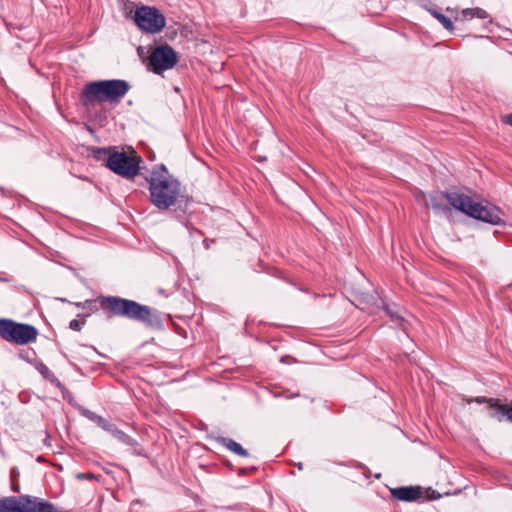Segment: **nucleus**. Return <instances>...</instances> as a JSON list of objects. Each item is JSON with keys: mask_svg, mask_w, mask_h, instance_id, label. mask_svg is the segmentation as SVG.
<instances>
[{"mask_svg": "<svg viewBox=\"0 0 512 512\" xmlns=\"http://www.w3.org/2000/svg\"><path fill=\"white\" fill-rule=\"evenodd\" d=\"M36 370L41 374V376L48 380L51 384L56 386L57 388L64 390L65 385L55 376V374L49 369V367L44 364L42 361L35 362Z\"/></svg>", "mask_w": 512, "mask_h": 512, "instance_id": "obj_13", "label": "nucleus"}, {"mask_svg": "<svg viewBox=\"0 0 512 512\" xmlns=\"http://www.w3.org/2000/svg\"><path fill=\"white\" fill-rule=\"evenodd\" d=\"M19 356L21 359L31 363L36 357V352L32 348H27L20 351Z\"/></svg>", "mask_w": 512, "mask_h": 512, "instance_id": "obj_20", "label": "nucleus"}, {"mask_svg": "<svg viewBox=\"0 0 512 512\" xmlns=\"http://www.w3.org/2000/svg\"><path fill=\"white\" fill-rule=\"evenodd\" d=\"M79 479H87V480H99V476H96L93 473H81L77 476Z\"/></svg>", "mask_w": 512, "mask_h": 512, "instance_id": "obj_22", "label": "nucleus"}, {"mask_svg": "<svg viewBox=\"0 0 512 512\" xmlns=\"http://www.w3.org/2000/svg\"><path fill=\"white\" fill-rule=\"evenodd\" d=\"M38 329L30 324L19 323L9 318H0V337L17 345L35 342Z\"/></svg>", "mask_w": 512, "mask_h": 512, "instance_id": "obj_6", "label": "nucleus"}, {"mask_svg": "<svg viewBox=\"0 0 512 512\" xmlns=\"http://www.w3.org/2000/svg\"><path fill=\"white\" fill-rule=\"evenodd\" d=\"M12 490L14 492H19V486L18 485H15L14 483H12Z\"/></svg>", "mask_w": 512, "mask_h": 512, "instance_id": "obj_28", "label": "nucleus"}, {"mask_svg": "<svg viewBox=\"0 0 512 512\" xmlns=\"http://www.w3.org/2000/svg\"><path fill=\"white\" fill-rule=\"evenodd\" d=\"M383 310L390 317V319L398 325H401L404 322V318L400 314V309L396 304H384Z\"/></svg>", "mask_w": 512, "mask_h": 512, "instance_id": "obj_16", "label": "nucleus"}, {"mask_svg": "<svg viewBox=\"0 0 512 512\" xmlns=\"http://www.w3.org/2000/svg\"><path fill=\"white\" fill-rule=\"evenodd\" d=\"M82 304H83V303L78 302V303H76L75 305H76L77 307H81V308H82Z\"/></svg>", "mask_w": 512, "mask_h": 512, "instance_id": "obj_33", "label": "nucleus"}, {"mask_svg": "<svg viewBox=\"0 0 512 512\" xmlns=\"http://www.w3.org/2000/svg\"><path fill=\"white\" fill-rule=\"evenodd\" d=\"M83 309H88L91 312H96L100 309L98 297L96 299L86 300L82 304Z\"/></svg>", "mask_w": 512, "mask_h": 512, "instance_id": "obj_19", "label": "nucleus"}, {"mask_svg": "<svg viewBox=\"0 0 512 512\" xmlns=\"http://www.w3.org/2000/svg\"><path fill=\"white\" fill-rule=\"evenodd\" d=\"M85 325V320L82 319H73L70 321L69 323V328L71 330H74V331H81V329L83 328V326Z\"/></svg>", "mask_w": 512, "mask_h": 512, "instance_id": "obj_21", "label": "nucleus"}, {"mask_svg": "<svg viewBox=\"0 0 512 512\" xmlns=\"http://www.w3.org/2000/svg\"><path fill=\"white\" fill-rule=\"evenodd\" d=\"M218 443L230 450L231 452L241 456V457H247L249 456L248 451L243 448L238 442L231 438L227 437H218L217 439Z\"/></svg>", "mask_w": 512, "mask_h": 512, "instance_id": "obj_14", "label": "nucleus"}, {"mask_svg": "<svg viewBox=\"0 0 512 512\" xmlns=\"http://www.w3.org/2000/svg\"><path fill=\"white\" fill-rule=\"evenodd\" d=\"M238 476H245L248 474V468H239L237 472Z\"/></svg>", "mask_w": 512, "mask_h": 512, "instance_id": "obj_25", "label": "nucleus"}, {"mask_svg": "<svg viewBox=\"0 0 512 512\" xmlns=\"http://www.w3.org/2000/svg\"><path fill=\"white\" fill-rule=\"evenodd\" d=\"M296 466H297V468H298L299 470H302V469H303V463H302V462H299Z\"/></svg>", "mask_w": 512, "mask_h": 512, "instance_id": "obj_31", "label": "nucleus"}, {"mask_svg": "<svg viewBox=\"0 0 512 512\" xmlns=\"http://www.w3.org/2000/svg\"><path fill=\"white\" fill-rule=\"evenodd\" d=\"M203 242H204V244H205V247H206V248H209L208 239H204V240H203Z\"/></svg>", "mask_w": 512, "mask_h": 512, "instance_id": "obj_32", "label": "nucleus"}, {"mask_svg": "<svg viewBox=\"0 0 512 512\" xmlns=\"http://www.w3.org/2000/svg\"><path fill=\"white\" fill-rule=\"evenodd\" d=\"M440 197L455 210L487 224H505L503 211L489 201H477L469 194L451 191L441 192Z\"/></svg>", "mask_w": 512, "mask_h": 512, "instance_id": "obj_2", "label": "nucleus"}, {"mask_svg": "<svg viewBox=\"0 0 512 512\" xmlns=\"http://www.w3.org/2000/svg\"><path fill=\"white\" fill-rule=\"evenodd\" d=\"M11 279L7 278V277H0V282H10Z\"/></svg>", "mask_w": 512, "mask_h": 512, "instance_id": "obj_29", "label": "nucleus"}, {"mask_svg": "<svg viewBox=\"0 0 512 512\" xmlns=\"http://www.w3.org/2000/svg\"><path fill=\"white\" fill-rule=\"evenodd\" d=\"M100 309L106 318H124L153 330L164 329L163 314L156 308L120 296H99Z\"/></svg>", "mask_w": 512, "mask_h": 512, "instance_id": "obj_1", "label": "nucleus"}, {"mask_svg": "<svg viewBox=\"0 0 512 512\" xmlns=\"http://www.w3.org/2000/svg\"><path fill=\"white\" fill-rule=\"evenodd\" d=\"M506 123L512 126V113L507 115Z\"/></svg>", "mask_w": 512, "mask_h": 512, "instance_id": "obj_27", "label": "nucleus"}, {"mask_svg": "<svg viewBox=\"0 0 512 512\" xmlns=\"http://www.w3.org/2000/svg\"><path fill=\"white\" fill-rule=\"evenodd\" d=\"M129 89L128 82L120 79L90 82L82 89L80 102L87 108L104 102L118 104Z\"/></svg>", "mask_w": 512, "mask_h": 512, "instance_id": "obj_3", "label": "nucleus"}, {"mask_svg": "<svg viewBox=\"0 0 512 512\" xmlns=\"http://www.w3.org/2000/svg\"><path fill=\"white\" fill-rule=\"evenodd\" d=\"M19 476V470L17 467H13L12 470H11V479H12V482L14 481V479L16 477Z\"/></svg>", "mask_w": 512, "mask_h": 512, "instance_id": "obj_23", "label": "nucleus"}, {"mask_svg": "<svg viewBox=\"0 0 512 512\" xmlns=\"http://www.w3.org/2000/svg\"><path fill=\"white\" fill-rule=\"evenodd\" d=\"M149 190L152 203L159 209L173 206L181 193L179 181L168 174L164 165H161L160 172L153 171Z\"/></svg>", "mask_w": 512, "mask_h": 512, "instance_id": "obj_5", "label": "nucleus"}, {"mask_svg": "<svg viewBox=\"0 0 512 512\" xmlns=\"http://www.w3.org/2000/svg\"><path fill=\"white\" fill-rule=\"evenodd\" d=\"M134 21L138 28L146 33H159L166 24L164 15L156 8L141 6L136 9Z\"/></svg>", "mask_w": 512, "mask_h": 512, "instance_id": "obj_8", "label": "nucleus"}, {"mask_svg": "<svg viewBox=\"0 0 512 512\" xmlns=\"http://www.w3.org/2000/svg\"><path fill=\"white\" fill-rule=\"evenodd\" d=\"M391 496L402 502L423 503L426 501L438 500L442 494L431 487L422 486H401L390 489Z\"/></svg>", "mask_w": 512, "mask_h": 512, "instance_id": "obj_7", "label": "nucleus"}, {"mask_svg": "<svg viewBox=\"0 0 512 512\" xmlns=\"http://www.w3.org/2000/svg\"><path fill=\"white\" fill-rule=\"evenodd\" d=\"M463 401L466 403H477V404H486L484 411L487 415L493 419H496L499 422L508 421L512 423V405L508 406L506 404H502L500 399L497 398H488L485 396H477V397H463Z\"/></svg>", "mask_w": 512, "mask_h": 512, "instance_id": "obj_10", "label": "nucleus"}, {"mask_svg": "<svg viewBox=\"0 0 512 512\" xmlns=\"http://www.w3.org/2000/svg\"><path fill=\"white\" fill-rule=\"evenodd\" d=\"M487 17L488 13L484 9L476 7L463 9L460 14L455 17V20L466 21L473 18L486 19Z\"/></svg>", "mask_w": 512, "mask_h": 512, "instance_id": "obj_15", "label": "nucleus"}, {"mask_svg": "<svg viewBox=\"0 0 512 512\" xmlns=\"http://www.w3.org/2000/svg\"><path fill=\"white\" fill-rule=\"evenodd\" d=\"M78 411L80 412V414L82 416L86 417L87 419H89L90 421L95 423L100 428H102V426L106 422L105 418H103L102 416H100V415L96 414L95 412H93L87 408H84L82 406L78 407Z\"/></svg>", "mask_w": 512, "mask_h": 512, "instance_id": "obj_17", "label": "nucleus"}, {"mask_svg": "<svg viewBox=\"0 0 512 512\" xmlns=\"http://www.w3.org/2000/svg\"><path fill=\"white\" fill-rule=\"evenodd\" d=\"M431 14L443 25V27L448 30V31H452L454 26H453V23L452 21L446 17L445 15L433 10L431 11Z\"/></svg>", "mask_w": 512, "mask_h": 512, "instance_id": "obj_18", "label": "nucleus"}, {"mask_svg": "<svg viewBox=\"0 0 512 512\" xmlns=\"http://www.w3.org/2000/svg\"><path fill=\"white\" fill-rule=\"evenodd\" d=\"M44 444L46 446H51L50 436L48 434L46 435V438L44 439Z\"/></svg>", "mask_w": 512, "mask_h": 512, "instance_id": "obj_26", "label": "nucleus"}, {"mask_svg": "<svg viewBox=\"0 0 512 512\" xmlns=\"http://www.w3.org/2000/svg\"><path fill=\"white\" fill-rule=\"evenodd\" d=\"M178 61L176 52L169 45H160L153 49L148 57L147 67L156 74L173 68Z\"/></svg>", "mask_w": 512, "mask_h": 512, "instance_id": "obj_9", "label": "nucleus"}, {"mask_svg": "<svg viewBox=\"0 0 512 512\" xmlns=\"http://www.w3.org/2000/svg\"><path fill=\"white\" fill-rule=\"evenodd\" d=\"M256 470H257V467H255V466L250 467V468H248V473L255 472Z\"/></svg>", "mask_w": 512, "mask_h": 512, "instance_id": "obj_30", "label": "nucleus"}, {"mask_svg": "<svg viewBox=\"0 0 512 512\" xmlns=\"http://www.w3.org/2000/svg\"><path fill=\"white\" fill-rule=\"evenodd\" d=\"M190 234L193 235V234H198V235H202V232L200 230H198L195 226H191V229L189 230Z\"/></svg>", "mask_w": 512, "mask_h": 512, "instance_id": "obj_24", "label": "nucleus"}, {"mask_svg": "<svg viewBox=\"0 0 512 512\" xmlns=\"http://www.w3.org/2000/svg\"><path fill=\"white\" fill-rule=\"evenodd\" d=\"M37 461H38V462H41V461H42V456H39V457L37 458Z\"/></svg>", "mask_w": 512, "mask_h": 512, "instance_id": "obj_34", "label": "nucleus"}, {"mask_svg": "<svg viewBox=\"0 0 512 512\" xmlns=\"http://www.w3.org/2000/svg\"><path fill=\"white\" fill-rule=\"evenodd\" d=\"M101 429L110 433L113 437L127 446L134 447L138 445V442L134 438L126 434L124 431L118 429L115 424L109 422L108 420H106Z\"/></svg>", "mask_w": 512, "mask_h": 512, "instance_id": "obj_11", "label": "nucleus"}, {"mask_svg": "<svg viewBox=\"0 0 512 512\" xmlns=\"http://www.w3.org/2000/svg\"><path fill=\"white\" fill-rule=\"evenodd\" d=\"M24 501L19 497L8 496L0 498V512H23Z\"/></svg>", "mask_w": 512, "mask_h": 512, "instance_id": "obj_12", "label": "nucleus"}, {"mask_svg": "<svg viewBox=\"0 0 512 512\" xmlns=\"http://www.w3.org/2000/svg\"><path fill=\"white\" fill-rule=\"evenodd\" d=\"M93 156L105 161V165L115 174L133 179L139 173L141 157L134 150L130 152L117 151L116 147L94 148Z\"/></svg>", "mask_w": 512, "mask_h": 512, "instance_id": "obj_4", "label": "nucleus"}]
</instances>
